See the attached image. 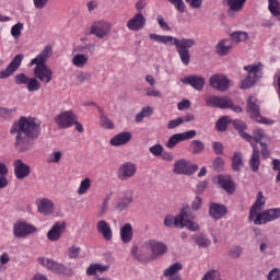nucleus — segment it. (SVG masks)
<instances>
[{
    "instance_id": "nucleus-17",
    "label": "nucleus",
    "mask_w": 280,
    "mask_h": 280,
    "mask_svg": "<svg viewBox=\"0 0 280 280\" xmlns=\"http://www.w3.org/2000/svg\"><path fill=\"white\" fill-rule=\"evenodd\" d=\"M65 231H67V223L56 222L47 232L46 237L49 240V242H58L62 237Z\"/></svg>"
},
{
    "instance_id": "nucleus-8",
    "label": "nucleus",
    "mask_w": 280,
    "mask_h": 280,
    "mask_svg": "<svg viewBox=\"0 0 280 280\" xmlns=\"http://www.w3.org/2000/svg\"><path fill=\"white\" fill-rule=\"evenodd\" d=\"M113 30V24L106 20H98L92 23L90 27V34L96 36V38H106Z\"/></svg>"
},
{
    "instance_id": "nucleus-34",
    "label": "nucleus",
    "mask_w": 280,
    "mask_h": 280,
    "mask_svg": "<svg viewBox=\"0 0 280 280\" xmlns=\"http://www.w3.org/2000/svg\"><path fill=\"white\" fill-rule=\"evenodd\" d=\"M266 139H268V136L264 129H255L253 131L252 141H248V143H250V145H257V143H264Z\"/></svg>"
},
{
    "instance_id": "nucleus-33",
    "label": "nucleus",
    "mask_w": 280,
    "mask_h": 280,
    "mask_svg": "<svg viewBox=\"0 0 280 280\" xmlns=\"http://www.w3.org/2000/svg\"><path fill=\"white\" fill-rule=\"evenodd\" d=\"M264 68V65L257 63L253 66H245V71L248 72V75L250 80H254V82H257L259 80V73H261V69Z\"/></svg>"
},
{
    "instance_id": "nucleus-27",
    "label": "nucleus",
    "mask_w": 280,
    "mask_h": 280,
    "mask_svg": "<svg viewBox=\"0 0 280 280\" xmlns=\"http://www.w3.org/2000/svg\"><path fill=\"white\" fill-rule=\"evenodd\" d=\"M215 49L219 56H229L233 49V39H221Z\"/></svg>"
},
{
    "instance_id": "nucleus-15",
    "label": "nucleus",
    "mask_w": 280,
    "mask_h": 280,
    "mask_svg": "<svg viewBox=\"0 0 280 280\" xmlns=\"http://www.w3.org/2000/svg\"><path fill=\"white\" fill-rule=\"evenodd\" d=\"M22 62H23V55L21 54L16 55L11 60L7 69L0 71V80H8V78H12V75H14L16 71H19V68L21 67Z\"/></svg>"
},
{
    "instance_id": "nucleus-23",
    "label": "nucleus",
    "mask_w": 280,
    "mask_h": 280,
    "mask_svg": "<svg viewBox=\"0 0 280 280\" xmlns=\"http://www.w3.org/2000/svg\"><path fill=\"white\" fill-rule=\"evenodd\" d=\"M131 140L132 133H130V131H124L114 136L109 140V143L110 145H114V148H119V145H126V143H130Z\"/></svg>"
},
{
    "instance_id": "nucleus-54",
    "label": "nucleus",
    "mask_w": 280,
    "mask_h": 280,
    "mask_svg": "<svg viewBox=\"0 0 280 280\" xmlns=\"http://www.w3.org/2000/svg\"><path fill=\"white\" fill-rule=\"evenodd\" d=\"M213 152L218 155L224 154V144L222 142L214 141L212 142Z\"/></svg>"
},
{
    "instance_id": "nucleus-26",
    "label": "nucleus",
    "mask_w": 280,
    "mask_h": 280,
    "mask_svg": "<svg viewBox=\"0 0 280 280\" xmlns=\"http://www.w3.org/2000/svg\"><path fill=\"white\" fill-rule=\"evenodd\" d=\"M252 148H253V153L249 159V167L252 172L257 173L259 172V166L261 165V161L259 160V147L257 144H253L252 142Z\"/></svg>"
},
{
    "instance_id": "nucleus-9",
    "label": "nucleus",
    "mask_w": 280,
    "mask_h": 280,
    "mask_svg": "<svg viewBox=\"0 0 280 280\" xmlns=\"http://www.w3.org/2000/svg\"><path fill=\"white\" fill-rule=\"evenodd\" d=\"M37 261L40 266L47 268L50 272H54V275H67L69 272V268L56 260L39 257L37 258Z\"/></svg>"
},
{
    "instance_id": "nucleus-63",
    "label": "nucleus",
    "mask_w": 280,
    "mask_h": 280,
    "mask_svg": "<svg viewBox=\"0 0 280 280\" xmlns=\"http://www.w3.org/2000/svg\"><path fill=\"white\" fill-rule=\"evenodd\" d=\"M194 10L202 8V0H185Z\"/></svg>"
},
{
    "instance_id": "nucleus-39",
    "label": "nucleus",
    "mask_w": 280,
    "mask_h": 280,
    "mask_svg": "<svg viewBox=\"0 0 280 280\" xmlns=\"http://www.w3.org/2000/svg\"><path fill=\"white\" fill-rule=\"evenodd\" d=\"M233 124H234L235 130H238L242 139H245V141H253V136H250L244 131V130H246V124H244V121L234 120Z\"/></svg>"
},
{
    "instance_id": "nucleus-62",
    "label": "nucleus",
    "mask_w": 280,
    "mask_h": 280,
    "mask_svg": "<svg viewBox=\"0 0 280 280\" xmlns=\"http://www.w3.org/2000/svg\"><path fill=\"white\" fill-rule=\"evenodd\" d=\"M145 95H148V97H162L161 91L155 90L154 88H148Z\"/></svg>"
},
{
    "instance_id": "nucleus-1",
    "label": "nucleus",
    "mask_w": 280,
    "mask_h": 280,
    "mask_svg": "<svg viewBox=\"0 0 280 280\" xmlns=\"http://www.w3.org/2000/svg\"><path fill=\"white\" fill-rule=\"evenodd\" d=\"M10 135L15 137L14 148L18 152H30L34 141L40 137V120L22 116L11 126Z\"/></svg>"
},
{
    "instance_id": "nucleus-50",
    "label": "nucleus",
    "mask_w": 280,
    "mask_h": 280,
    "mask_svg": "<svg viewBox=\"0 0 280 280\" xmlns=\"http://www.w3.org/2000/svg\"><path fill=\"white\" fill-rule=\"evenodd\" d=\"M30 82V78L25 73H18L15 75V84L21 86L22 84H27Z\"/></svg>"
},
{
    "instance_id": "nucleus-22",
    "label": "nucleus",
    "mask_w": 280,
    "mask_h": 280,
    "mask_svg": "<svg viewBox=\"0 0 280 280\" xmlns=\"http://www.w3.org/2000/svg\"><path fill=\"white\" fill-rule=\"evenodd\" d=\"M229 213V210L226 209V206L210 202L209 205V215L212 218V220H222V218Z\"/></svg>"
},
{
    "instance_id": "nucleus-42",
    "label": "nucleus",
    "mask_w": 280,
    "mask_h": 280,
    "mask_svg": "<svg viewBox=\"0 0 280 280\" xmlns=\"http://www.w3.org/2000/svg\"><path fill=\"white\" fill-rule=\"evenodd\" d=\"M89 189H91V179L86 177L81 180L77 194H79V196H84V194H86Z\"/></svg>"
},
{
    "instance_id": "nucleus-14",
    "label": "nucleus",
    "mask_w": 280,
    "mask_h": 280,
    "mask_svg": "<svg viewBox=\"0 0 280 280\" xmlns=\"http://www.w3.org/2000/svg\"><path fill=\"white\" fill-rule=\"evenodd\" d=\"M137 174V165L132 162L122 163L117 172V178L119 180H130V178H135Z\"/></svg>"
},
{
    "instance_id": "nucleus-64",
    "label": "nucleus",
    "mask_w": 280,
    "mask_h": 280,
    "mask_svg": "<svg viewBox=\"0 0 280 280\" xmlns=\"http://www.w3.org/2000/svg\"><path fill=\"white\" fill-rule=\"evenodd\" d=\"M268 280H280V270L272 269L268 275Z\"/></svg>"
},
{
    "instance_id": "nucleus-13",
    "label": "nucleus",
    "mask_w": 280,
    "mask_h": 280,
    "mask_svg": "<svg viewBox=\"0 0 280 280\" xmlns=\"http://www.w3.org/2000/svg\"><path fill=\"white\" fill-rule=\"evenodd\" d=\"M279 218H280V208L269 209L257 214L254 220V224L261 225V224H266L267 222H275V220H279Z\"/></svg>"
},
{
    "instance_id": "nucleus-10",
    "label": "nucleus",
    "mask_w": 280,
    "mask_h": 280,
    "mask_svg": "<svg viewBox=\"0 0 280 280\" xmlns=\"http://www.w3.org/2000/svg\"><path fill=\"white\" fill-rule=\"evenodd\" d=\"M37 231L38 229L31 223H27V221H18L13 224V235L18 238L28 237V235H32Z\"/></svg>"
},
{
    "instance_id": "nucleus-32",
    "label": "nucleus",
    "mask_w": 280,
    "mask_h": 280,
    "mask_svg": "<svg viewBox=\"0 0 280 280\" xmlns=\"http://www.w3.org/2000/svg\"><path fill=\"white\" fill-rule=\"evenodd\" d=\"M37 209L39 213H43L44 215H49L50 213H54V201L44 198L38 202Z\"/></svg>"
},
{
    "instance_id": "nucleus-61",
    "label": "nucleus",
    "mask_w": 280,
    "mask_h": 280,
    "mask_svg": "<svg viewBox=\"0 0 280 280\" xmlns=\"http://www.w3.org/2000/svg\"><path fill=\"white\" fill-rule=\"evenodd\" d=\"M242 255V247L234 246L230 249V257H233L234 259H237Z\"/></svg>"
},
{
    "instance_id": "nucleus-49",
    "label": "nucleus",
    "mask_w": 280,
    "mask_h": 280,
    "mask_svg": "<svg viewBox=\"0 0 280 280\" xmlns=\"http://www.w3.org/2000/svg\"><path fill=\"white\" fill-rule=\"evenodd\" d=\"M164 150L165 149L161 144H154L149 148V152H151L153 156H161Z\"/></svg>"
},
{
    "instance_id": "nucleus-35",
    "label": "nucleus",
    "mask_w": 280,
    "mask_h": 280,
    "mask_svg": "<svg viewBox=\"0 0 280 280\" xmlns=\"http://www.w3.org/2000/svg\"><path fill=\"white\" fill-rule=\"evenodd\" d=\"M72 65L78 69H84V67L89 65V55H84V54L74 55L72 58Z\"/></svg>"
},
{
    "instance_id": "nucleus-38",
    "label": "nucleus",
    "mask_w": 280,
    "mask_h": 280,
    "mask_svg": "<svg viewBox=\"0 0 280 280\" xmlns=\"http://www.w3.org/2000/svg\"><path fill=\"white\" fill-rule=\"evenodd\" d=\"M242 167H244V158L242 156V152H235L232 158V170L233 172H241Z\"/></svg>"
},
{
    "instance_id": "nucleus-46",
    "label": "nucleus",
    "mask_w": 280,
    "mask_h": 280,
    "mask_svg": "<svg viewBox=\"0 0 280 280\" xmlns=\"http://www.w3.org/2000/svg\"><path fill=\"white\" fill-rule=\"evenodd\" d=\"M62 161V151H52L46 159L47 163H60Z\"/></svg>"
},
{
    "instance_id": "nucleus-58",
    "label": "nucleus",
    "mask_w": 280,
    "mask_h": 280,
    "mask_svg": "<svg viewBox=\"0 0 280 280\" xmlns=\"http://www.w3.org/2000/svg\"><path fill=\"white\" fill-rule=\"evenodd\" d=\"M33 3L36 10H45V8H47V3H49V0H33Z\"/></svg>"
},
{
    "instance_id": "nucleus-2",
    "label": "nucleus",
    "mask_w": 280,
    "mask_h": 280,
    "mask_svg": "<svg viewBox=\"0 0 280 280\" xmlns=\"http://www.w3.org/2000/svg\"><path fill=\"white\" fill-rule=\"evenodd\" d=\"M149 37L151 40H155V43H162L163 45H174L177 49L180 61L183 65H185V67H188L189 62H191V55L189 54V49H191V47H196V39H178L174 36L156 34H150Z\"/></svg>"
},
{
    "instance_id": "nucleus-41",
    "label": "nucleus",
    "mask_w": 280,
    "mask_h": 280,
    "mask_svg": "<svg viewBox=\"0 0 280 280\" xmlns=\"http://www.w3.org/2000/svg\"><path fill=\"white\" fill-rule=\"evenodd\" d=\"M230 36L234 43H246L248 40V34L243 31L233 32Z\"/></svg>"
},
{
    "instance_id": "nucleus-4",
    "label": "nucleus",
    "mask_w": 280,
    "mask_h": 280,
    "mask_svg": "<svg viewBox=\"0 0 280 280\" xmlns=\"http://www.w3.org/2000/svg\"><path fill=\"white\" fill-rule=\"evenodd\" d=\"M194 212L189 208L182 209L180 213L175 218L172 215H166L164 219V225L168 229L176 226L177 229H188V231H199L200 225L194 222Z\"/></svg>"
},
{
    "instance_id": "nucleus-45",
    "label": "nucleus",
    "mask_w": 280,
    "mask_h": 280,
    "mask_svg": "<svg viewBox=\"0 0 280 280\" xmlns=\"http://www.w3.org/2000/svg\"><path fill=\"white\" fill-rule=\"evenodd\" d=\"M229 127V117L223 116L215 122V129L218 132H226V128Z\"/></svg>"
},
{
    "instance_id": "nucleus-19",
    "label": "nucleus",
    "mask_w": 280,
    "mask_h": 280,
    "mask_svg": "<svg viewBox=\"0 0 280 280\" xmlns=\"http://www.w3.org/2000/svg\"><path fill=\"white\" fill-rule=\"evenodd\" d=\"M145 16H143L142 13H137L127 22V27L130 30V32H141V30L145 27Z\"/></svg>"
},
{
    "instance_id": "nucleus-47",
    "label": "nucleus",
    "mask_w": 280,
    "mask_h": 280,
    "mask_svg": "<svg viewBox=\"0 0 280 280\" xmlns=\"http://www.w3.org/2000/svg\"><path fill=\"white\" fill-rule=\"evenodd\" d=\"M23 28H24L23 23L18 22L15 25L11 27V36H13L15 40H18V38H21Z\"/></svg>"
},
{
    "instance_id": "nucleus-31",
    "label": "nucleus",
    "mask_w": 280,
    "mask_h": 280,
    "mask_svg": "<svg viewBox=\"0 0 280 280\" xmlns=\"http://www.w3.org/2000/svg\"><path fill=\"white\" fill-rule=\"evenodd\" d=\"M133 231H132V224L126 223L121 229H120V240L122 244H130L132 242L133 237Z\"/></svg>"
},
{
    "instance_id": "nucleus-30",
    "label": "nucleus",
    "mask_w": 280,
    "mask_h": 280,
    "mask_svg": "<svg viewBox=\"0 0 280 280\" xmlns=\"http://www.w3.org/2000/svg\"><path fill=\"white\" fill-rule=\"evenodd\" d=\"M132 190H126L124 197L117 202L116 209L118 211H126L132 205Z\"/></svg>"
},
{
    "instance_id": "nucleus-5",
    "label": "nucleus",
    "mask_w": 280,
    "mask_h": 280,
    "mask_svg": "<svg viewBox=\"0 0 280 280\" xmlns=\"http://www.w3.org/2000/svg\"><path fill=\"white\" fill-rule=\"evenodd\" d=\"M167 253V245L159 241H148L141 245L140 252L136 254L138 261H150V257H161Z\"/></svg>"
},
{
    "instance_id": "nucleus-56",
    "label": "nucleus",
    "mask_w": 280,
    "mask_h": 280,
    "mask_svg": "<svg viewBox=\"0 0 280 280\" xmlns=\"http://www.w3.org/2000/svg\"><path fill=\"white\" fill-rule=\"evenodd\" d=\"M158 23L161 30H163L164 32H170L172 30V27H170V24L165 22V19H163V15H158Z\"/></svg>"
},
{
    "instance_id": "nucleus-51",
    "label": "nucleus",
    "mask_w": 280,
    "mask_h": 280,
    "mask_svg": "<svg viewBox=\"0 0 280 280\" xmlns=\"http://www.w3.org/2000/svg\"><path fill=\"white\" fill-rule=\"evenodd\" d=\"M219 277H220V271L209 270L208 272H206V275H203L201 280H215V279H219Z\"/></svg>"
},
{
    "instance_id": "nucleus-36",
    "label": "nucleus",
    "mask_w": 280,
    "mask_h": 280,
    "mask_svg": "<svg viewBox=\"0 0 280 280\" xmlns=\"http://www.w3.org/2000/svg\"><path fill=\"white\" fill-rule=\"evenodd\" d=\"M188 152H190V154H202L205 152V142L201 140H191Z\"/></svg>"
},
{
    "instance_id": "nucleus-7",
    "label": "nucleus",
    "mask_w": 280,
    "mask_h": 280,
    "mask_svg": "<svg viewBox=\"0 0 280 280\" xmlns=\"http://www.w3.org/2000/svg\"><path fill=\"white\" fill-rule=\"evenodd\" d=\"M247 113H249L254 121H257L258 124H265L266 126H272V124H275V120L262 117L255 96H249L247 98Z\"/></svg>"
},
{
    "instance_id": "nucleus-44",
    "label": "nucleus",
    "mask_w": 280,
    "mask_h": 280,
    "mask_svg": "<svg viewBox=\"0 0 280 280\" xmlns=\"http://www.w3.org/2000/svg\"><path fill=\"white\" fill-rule=\"evenodd\" d=\"M26 84V89L30 91V93H34V91H40L42 85L37 78H30L28 83Z\"/></svg>"
},
{
    "instance_id": "nucleus-55",
    "label": "nucleus",
    "mask_w": 280,
    "mask_h": 280,
    "mask_svg": "<svg viewBox=\"0 0 280 280\" xmlns=\"http://www.w3.org/2000/svg\"><path fill=\"white\" fill-rule=\"evenodd\" d=\"M183 125V118L178 117L176 119L170 120L167 124L168 130H174V128H178V126Z\"/></svg>"
},
{
    "instance_id": "nucleus-60",
    "label": "nucleus",
    "mask_w": 280,
    "mask_h": 280,
    "mask_svg": "<svg viewBox=\"0 0 280 280\" xmlns=\"http://www.w3.org/2000/svg\"><path fill=\"white\" fill-rule=\"evenodd\" d=\"M255 85V81L249 77L245 78L241 83V89H250Z\"/></svg>"
},
{
    "instance_id": "nucleus-11",
    "label": "nucleus",
    "mask_w": 280,
    "mask_h": 280,
    "mask_svg": "<svg viewBox=\"0 0 280 280\" xmlns=\"http://www.w3.org/2000/svg\"><path fill=\"white\" fill-rule=\"evenodd\" d=\"M174 174H184L185 176H191V174H196L198 172V165L191 164L187 160H178L174 163L173 168Z\"/></svg>"
},
{
    "instance_id": "nucleus-48",
    "label": "nucleus",
    "mask_w": 280,
    "mask_h": 280,
    "mask_svg": "<svg viewBox=\"0 0 280 280\" xmlns=\"http://www.w3.org/2000/svg\"><path fill=\"white\" fill-rule=\"evenodd\" d=\"M100 124L102 128H105L106 130H113V128H115V124H113V120L106 117V115L100 116Z\"/></svg>"
},
{
    "instance_id": "nucleus-16",
    "label": "nucleus",
    "mask_w": 280,
    "mask_h": 280,
    "mask_svg": "<svg viewBox=\"0 0 280 280\" xmlns=\"http://www.w3.org/2000/svg\"><path fill=\"white\" fill-rule=\"evenodd\" d=\"M196 135L197 132L194 129L182 133H175L166 142V148L172 150L173 148H176L180 141H189V139H194Z\"/></svg>"
},
{
    "instance_id": "nucleus-29",
    "label": "nucleus",
    "mask_w": 280,
    "mask_h": 280,
    "mask_svg": "<svg viewBox=\"0 0 280 280\" xmlns=\"http://www.w3.org/2000/svg\"><path fill=\"white\" fill-rule=\"evenodd\" d=\"M218 184L228 194H234V191H235V184L233 183V180H231V177L224 176V175H219L218 176Z\"/></svg>"
},
{
    "instance_id": "nucleus-57",
    "label": "nucleus",
    "mask_w": 280,
    "mask_h": 280,
    "mask_svg": "<svg viewBox=\"0 0 280 280\" xmlns=\"http://www.w3.org/2000/svg\"><path fill=\"white\" fill-rule=\"evenodd\" d=\"M213 167L217 172H222L224 170V160H222V158H217L213 161Z\"/></svg>"
},
{
    "instance_id": "nucleus-3",
    "label": "nucleus",
    "mask_w": 280,
    "mask_h": 280,
    "mask_svg": "<svg viewBox=\"0 0 280 280\" xmlns=\"http://www.w3.org/2000/svg\"><path fill=\"white\" fill-rule=\"evenodd\" d=\"M54 56V48L46 46L35 58L30 62V67L36 66L33 70L34 78H37L43 84H49L54 80V70L47 66V60Z\"/></svg>"
},
{
    "instance_id": "nucleus-59",
    "label": "nucleus",
    "mask_w": 280,
    "mask_h": 280,
    "mask_svg": "<svg viewBox=\"0 0 280 280\" xmlns=\"http://www.w3.org/2000/svg\"><path fill=\"white\" fill-rule=\"evenodd\" d=\"M260 150L262 159H270V150H268V144L266 142H260Z\"/></svg>"
},
{
    "instance_id": "nucleus-43",
    "label": "nucleus",
    "mask_w": 280,
    "mask_h": 280,
    "mask_svg": "<svg viewBox=\"0 0 280 280\" xmlns=\"http://www.w3.org/2000/svg\"><path fill=\"white\" fill-rule=\"evenodd\" d=\"M194 240L201 248H209L211 246V240L207 238L205 235H196Z\"/></svg>"
},
{
    "instance_id": "nucleus-28",
    "label": "nucleus",
    "mask_w": 280,
    "mask_h": 280,
    "mask_svg": "<svg viewBox=\"0 0 280 280\" xmlns=\"http://www.w3.org/2000/svg\"><path fill=\"white\" fill-rule=\"evenodd\" d=\"M225 2L229 7V16H233L235 12H242V10H244V5L246 4V0H225Z\"/></svg>"
},
{
    "instance_id": "nucleus-12",
    "label": "nucleus",
    "mask_w": 280,
    "mask_h": 280,
    "mask_svg": "<svg viewBox=\"0 0 280 280\" xmlns=\"http://www.w3.org/2000/svg\"><path fill=\"white\" fill-rule=\"evenodd\" d=\"M77 119L78 115L73 114L71 110H67L55 117V124H57L59 128L67 129L72 128Z\"/></svg>"
},
{
    "instance_id": "nucleus-24",
    "label": "nucleus",
    "mask_w": 280,
    "mask_h": 280,
    "mask_svg": "<svg viewBox=\"0 0 280 280\" xmlns=\"http://www.w3.org/2000/svg\"><path fill=\"white\" fill-rule=\"evenodd\" d=\"M264 205H266V197H264L262 191H258L256 201L249 210V220H255V218H257V213L261 211V207H264Z\"/></svg>"
},
{
    "instance_id": "nucleus-20",
    "label": "nucleus",
    "mask_w": 280,
    "mask_h": 280,
    "mask_svg": "<svg viewBox=\"0 0 280 280\" xmlns=\"http://www.w3.org/2000/svg\"><path fill=\"white\" fill-rule=\"evenodd\" d=\"M96 231L98 235H102L105 242H110L113 240V228L106 220L97 221Z\"/></svg>"
},
{
    "instance_id": "nucleus-53",
    "label": "nucleus",
    "mask_w": 280,
    "mask_h": 280,
    "mask_svg": "<svg viewBox=\"0 0 280 280\" xmlns=\"http://www.w3.org/2000/svg\"><path fill=\"white\" fill-rule=\"evenodd\" d=\"M168 3H172L174 8L178 10V12H185V1L183 0H167Z\"/></svg>"
},
{
    "instance_id": "nucleus-18",
    "label": "nucleus",
    "mask_w": 280,
    "mask_h": 280,
    "mask_svg": "<svg viewBox=\"0 0 280 280\" xmlns=\"http://www.w3.org/2000/svg\"><path fill=\"white\" fill-rule=\"evenodd\" d=\"M14 176L18 180H23V178H27L30 174H32V167L25 163L23 160H15L13 162Z\"/></svg>"
},
{
    "instance_id": "nucleus-25",
    "label": "nucleus",
    "mask_w": 280,
    "mask_h": 280,
    "mask_svg": "<svg viewBox=\"0 0 280 280\" xmlns=\"http://www.w3.org/2000/svg\"><path fill=\"white\" fill-rule=\"evenodd\" d=\"M183 84H189L196 91H202L205 89V79L199 75H188L182 79Z\"/></svg>"
},
{
    "instance_id": "nucleus-40",
    "label": "nucleus",
    "mask_w": 280,
    "mask_h": 280,
    "mask_svg": "<svg viewBox=\"0 0 280 280\" xmlns=\"http://www.w3.org/2000/svg\"><path fill=\"white\" fill-rule=\"evenodd\" d=\"M180 270H183V264L175 262L163 271V276L164 277L176 276V273L180 272Z\"/></svg>"
},
{
    "instance_id": "nucleus-21",
    "label": "nucleus",
    "mask_w": 280,
    "mask_h": 280,
    "mask_svg": "<svg viewBox=\"0 0 280 280\" xmlns=\"http://www.w3.org/2000/svg\"><path fill=\"white\" fill-rule=\"evenodd\" d=\"M210 86L217 91H226L229 89V79L224 74H213L210 77Z\"/></svg>"
},
{
    "instance_id": "nucleus-52",
    "label": "nucleus",
    "mask_w": 280,
    "mask_h": 280,
    "mask_svg": "<svg viewBox=\"0 0 280 280\" xmlns=\"http://www.w3.org/2000/svg\"><path fill=\"white\" fill-rule=\"evenodd\" d=\"M14 114V109L0 107V119H10Z\"/></svg>"
},
{
    "instance_id": "nucleus-37",
    "label": "nucleus",
    "mask_w": 280,
    "mask_h": 280,
    "mask_svg": "<svg viewBox=\"0 0 280 280\" xmlns=\"http://www.w3.org/2000/svg\"><path fill=\"white\" fill-rule=\"evenodd\" d=\"M108 270V266L102 264H92L86 268L88 277H94V275H102V272H106Z\"/></svg>"
},
{
    "instance_id": "nucleus-6",
    "label": "nucleus",
    "mask_w": 280,
    "mask_h": 280,
    "mask_svg": "<svg viewBox=\"0 0 280 280\" xmlns=\"http://www.w3.org/2000/svg\"><path fill=\"white\" fill-rule=\"evenodd\" d=\"M206 106L210 108H230L234 113H242V108L238 105L233 104V101L229 97L222 96H206Z\"/></svg>"
}]
</instances>
